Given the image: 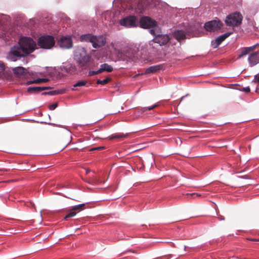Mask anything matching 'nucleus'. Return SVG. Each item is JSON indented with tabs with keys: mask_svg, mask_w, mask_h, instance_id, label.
<instances>
[{
	"mask_svg": "<svg viewBox=\"0 0 259 259\" xmlns=\"http://www.w3.org/2000/svg\"><path fill=\"white\" fill-rule=\"evenodd\" d=\"M138 19L135 16L130 15L121 19L120 24L126 27H134L138 26Z\"/></svg>",
	"mask_w": 259,
	"mask_h": 259,
	"instance_id": "0eeeda50",
	"label": "nucleus"
},
{
	"mask_svg": "<svg viewBox=\"0 0 259 259\" xmlns=\"http://www.w3.org/2000/svg\"><path fill=\"white\" fill-rule=\"evenodd\" d=\"M2 16H3V14H0V18H1Z\"/></svg>",
	"mask_w": 259,
	"mask_h": 259,
	"instance_id": "a18cd8bd",
	"label": "nucleus"
},
{
	"mask_svg": "<svg viewBox=\"0 0 259 259\" xmlns=\"http://www.w3.org/2000/svg\"><path fill=\"white\" fill-rule=\"evenodd\" d=\"M0 37L3 38L4 39H8L7 38V35H6V34L5 33H2L1 34H0Z\"/></svg>",
	"mask_w": 259,
	"mask_h": 259,
	"instance_id": "58836bf2",
	"label": "nucleus"
},
{
	"mask_svg": "<svg viewBox=\"0 0 259 259\" xmlns=\"http://www.w3.org/2000/svg\"><path fill=\"white\" fill-rule=\"evenodd\" d=\"M41 92L46 90H50L51 89L50 87H40Z\"/></svg>",
	"mask_w": 259,
	"mask_h": 259,
	"instance_id": "c9c22d12",
	"label": "nucleus"
},
{
	"mask_svg": "<svg viewBox=\"0 0 259 259\" xmlns=\"http://www.w3.org/2000/svg\"><path fill=\"white\" fill-rule=\"evenodd\" d=\"M64 93V91L63 90H54V91H49V92H44L42 93V95H50V96H55V95H59V94H62Z\"/></svg>",
	"mask_w": 259,
	"mask_h": 259,
	"instance_id": "aec40b11",
	"label": "nucleus"
},
{
	"mask_svg": "<svg viewBox=\"0 0 259 259\" xmlns=\"http://www.w3.org/2000/svg\"><path fill=\"white\" fill-rule=\"evenodd\" d=\"M104 149V147L102 146V147H98L95 148V149H96V150H101V149Z\"/></svg>",
	"mask_w": 259,
	"mask_h": 259,
	"instance_id": "79ce46f5",
	"label": "nucleus"
},
{
	"mask_svg": "<svg viewBox=\"0 0 259 259\" xmlns=\"http://www.w3.org/2000/svg\"><path fill=\"white\" fill-rule=\"evenodd\" d=\"M60 69L62 71H64L68 73H71L74 71V68L72 64L68 62H66L63 63Z\"/></svg>",
	"mask_w": 259,
	"mask_h": 259,
	"instance_id": "4468645a",
	"label": "nucleus"
},
{
	"mask_svg": "<svg viewBox=\"0 0 259 259\" xmlns=\"http://www.w3.org/2000/svg\"><path fill=\"white\" fill-rule=\"evenodd\" d=\"M90 67V69H96L98 67V63L96 62L95 63L94 62H91L90 60L89 61V62L87 64Z\"/></svg>",
	"mask_w": 259,
	"mask_h": 259,
	"instance_id": "bb28decb",
	"label": "nucleus"
},
{
	"mask_svg": "<svg viewBox=\"0 0 259 259\" xmlns=\"http://www.w3.org/2000/svg\"><path fill=\"white\" fill-rule=\"evenodd\" d=\"M100 73L103 72H111L113 71V67L107 63L102 64L99 68Z\"/></svg>",
	"mask_w": 259,
	"mask_h": 259,
	"instance_id": "f3484780",
	"label": "nucleus"
},
{
	"mask_svg": "<svg viewBox=\"0 0 259 259\" xmlns=\"http://www.w3.org/2000/svg\"><path fill=\"white\" fill-rule=\"evenodd\" d=\"M27 92L29 94L38 93L41 92L40 87H30L27 88Z\"/></svg>",
	"mask_w": 259,
	"mask_h": 259,
	"instance_id": "412c9836",
	"label": "nucleus"
},
{
	"mask_svg": "<svg viewBox=\"0 0 259 259\" xmlns=\"http://www.w3.org/2000/svg\"><path fill=\"white\" fill-rule=\"evenodd\" d=\"M243 17L239 12H234L227 16L225 23L228 26H237L242 23Z\"/></svg>",
	"mask_w": 259,
	"mask_h": 259,
	"instance_id": "20e7f679",
	"label": "nucleus"
},
{
	"mask_svg": "<svg viewBox=\"0 0 259 259\" xmlns=\"http://www.w3.org/2000/svg\"><path fill=\"white\" fill-rule=\"evenodd\" d=\"M100 72L99 71V69H98L97 70H90L88 72V76H92L96 74H100Z\"/></svg>",
	"mask_w": 259,
	"mask_h": 259,
	"instance_id": "c85d7f7f",
	"label": "nucleus"
},
{
	"mask_svg": "<svg viewBox=\"0 0 259 259\" xmlns=\"http://www.w3.org/2000/svg\"><path fill=\"white\" fill-rule=\"evenodd\" d=\"M153 35L154 36V37L152 41L159 44L160 46L166 45L170 39L168 35L159 34L158 30L156 31V34Z\"/></svg>",
	"mask_w": 259,
	"mask_h": 259,
	"instance_id": "6e6552de",
	"label": "nucleus"
},
{
	"mask_svg": "<svg viewBox=\"0 0 259 259\" xmlns=\"http://www.w3.org/2000/svg\"><path fill=\"white\" fill-rule=\"evenodd\" d=\"M36 48L35 42L30 37H22L18 44L11 48L7 58L11 61H16L32 53Z\"/></svg>",
	"mask_w": 259,
	"mask_h": 259,
	"instance_id": "f257e3e1",
	"label": "nucleus"
},
{
	"mask_svg": "<svg viewBox=\"0 0 259 259\" xmlns=\"http://www.w3.org/2000/svg\"><path fill=\"white\" fill-rule=\"evenodd\" d=\"M258 45V44H256V45H254L252 46H251V47H247L249 53L251 51H252L253 50H254L255 49V48H256V47Z\"/></svg>",
	"mask_w": 259,
	"mask_h": 259,
	"instance_id": "72a5a7b5",
	"label": "nucleus"
},
{
	"mask_svg": "<svg viewBox=\"0 0 259 259\" xmlns=\"http://www.w3.org/2000/svg\"><path fill=\"white\" fill-rule=\"evenodd\" d=\"M156 106H157V105H154L151 106H149L148 107H143V108H142V110L143 112H145L147 110H151L153 109Z\"/></svg>",
	"mask_w": 259,
	"mask_h": 259,
	"instance_id": "7c9ffc66",
	"label": "nucleus"
},
{
	"mask_svg": "<svg viewBox=\"0 0 259 259\" xmlns=\"http://www.w3.org/2000/svg\"><path fill=\"white\" fill-rule=\"evenodd\" d=\"M232 34L231 32H227L222 35H220L215 39L211 40V46L214 48H217L219 45L228 37Z\"/></svg>",
	"mask_w": 259,
	"mask_h": 259,
	"instance_id": "9b49d317",
	"label": "nucleus"
},
{
	"mask_svg": "<svg viewBox=\"0 0 259 259\" xmlns=\"http://www.w3.org/2000/svg\"><path fill=\"white\" fill-rule=\"evenodd\" d=\"M58 103H55L50 105L49 106V108L51 110H53L55 109L58 107Z\"/></svg>",
	"mask_w": 259,
	"mask_h": 259,
	"instance_id": "2f4dec72",
	"label": "nucleus"
},
{
	"mask_svg": "<svg viewBox=\"0 0 259 259\" xmlns=\"http://www.w3.org/2000/svg\"><path fill=\"white\" fill-rule=\"evenodd\" d=\"M94 34L92 33H86L82 34L79 37V40L81 42H91L92 44Z\"/></svg>",
	"mask_w": 259,
	"mask_h": 259,
	"instance_id": "dca6fc26",
	"label": "nucleus"
},
{
	"mask_svg": "<svg viewBox=\"0 0 259 259\" xmlns=\"http://www.w3.org/2000/svg\"><path fill=\"white\" fill-rule=\"evenodd\" d=\"M242 91H243L245 93H249L250 91V88L249 87H246L245 88H243L242 90Z\"/></svg>",
	"mask_w": 259,
	"mask_h": 259,
	"instance_id": "f704fd0d",
	"label": "nucleus"
},
{
	"mask_svg": "<svg viewBox=\"0 0 259 259\" xmlns=\"http://www.w3.org/2000/svg\"><path fill=\"white\" fill-rule=\"evenodd\" d=\"M60 47L63 49H69L73 47V42L71 36H63L58 42Z\"/></svg>",
	"mask_w": 259,
	"mask_h": 259,
	"instance_id": "1a4fd4ad",
	"label": "nucleus"
},
{
	"mask_svg": "<svg viewBox=\"0 0 259 259\" xmlns=\"http://www.w3.org/2000/svg\"><path fill=\"white\" fill-rule=\"evenodd\" d=\"M106 44V38L102 35H94L92 42V47L95 49H99L104 46Z\"/></svg>",
	"mask_w": 259,
	"mask_h": 259,
	"instance_id": "9d476101",
	"label": "nucleus"
},
{
	"mask_svg": "<svg viewBox=\"0 0 259 259\" xmlns=\"http://www.w3.org/2000/svg\"><path fill=\"white\" fill-rule=\"evenodd\" d=\"M151 43H152V41H150V45H152V44H151Z\"/></svg>",
	"mask_w": 259,
	"mask_h": 259,
	"instance_id": "09e8293b",
	"label": "nucleus"
},
{
	"mask_svg": "<svg viewBox=\"0 0 259 259\" xmlns=\"http://www.w3.org/2000/svg\"><path fill=\"white\" fill-rule=\"evenodd\" d=\"M90 171V169H87V170H86V174H88Z\"/></svg>",
	"mask_w": 259,
	"mask_h": 259,
	"instance_id": "37998d69",
	"label": "nucleus"
},
{
	"mask_svg": "<svg viewBox=\"0 0 259 259\" xmlns=\"http://www.w3.org/2000/svg\"><path fill=\"white\" fill-rule=\"evenodd\" d=\"M57 194H59V195H62V196H64V197H66L65 195H64L62 194H61V193H57Z\"/></svg>",
	"mask_w": 259,
	"mask_h": 259,
	"instance_id": "c03bdc74",
	"label": "nucleus"
},
{
	"mask_svg": "<svg viewBox=\"0 0 259 259\" xmlns=\"http://www.w3.org/2000/svg\"><path fill=\"white\" fill-rule=\"evenodd\" d=\"M139 23L141 28L149 29V32L152 35H155L156 31L158 30L157 22L148 16L141 18Z\"/></svg>",
	"mask_w": 259,
	"mask_h": 259,
	"instance_id": "7ed1b4c3",
	"label": "nucleus"
},
{
	"mask_svg": "<svg viewBox=\"0 0 259 259\" xmlns=\"http://www.w3.org/2000/svg\"><path fill=\"white\" fill-rule=\"evenodd\" d=\"M49 80L48 78H37L34 79V81H35L36 83H40L41 82H46Z\"/></svg>",
	"mask_w": 259,
	"mask_h": 259,
	"instance_id": "cd10ccee",
	"label": "nucleus"
},
{
	"mask_svg": "<svg viewBox=\"0 0 259 259\" xmlns=\"http://www.w3.org/2000/svg\"><path fill=\"white\" fill-rule=\"evenodd\" d=\"M13 72L14 74L17 75H25L27 73V70L26 68L18 66L13 68Z\"/></svg>",
	"mask_w": 259,
	"mask_h": 259,
	"instance_id": "a211bd4d",
	"label": "nucleus"
},
{
	"mask_svg": "<svg viewBox=\"0 0 259 259\" xmlns=\"http://www.w3.org/2000/svg\"><path fill=\"white\" fill-rule=\"evenodd\" d=\"M162 68L163 65L162 64L151 66L146 68L145 72L143 74L153 73L161 70Z\"/></svg>",
	"mask_w": 259,
	"mask_h": 259,
	"instance_id": "2eb2a0df",
	"label": "nucleus"
},
{
	"mask_svg": "<svg viewBox=\"0 0 259 259\" xmlns=\"http://www.w3.org/2000/svg\"><path fill=\"white\" fill-rule=\"evenodd\" d=\"M151 43H152V41H150V45H152V44H151Z\"/></svg>",
	"mask_w": 259,
	"mask_h": 259,
	"instance_id": "de8ad7c7",
	"label": "nucleus"
},
{
	"mask_svg": "<svg viewBox=\"0 0 259 259\" xmlns=\"http://www.w3.org/2000/svg\"><path fill=\"white\" fill-rule=\"evenodd\" d=\"M76 215V213L74 212V210H72V209L70 211L67 213L66 215L64 217V220L67 221L68 218L74 217Z\"/></svg>",
	"mask_w": 259,
	"mask_h": 259,
	"instance_id": "a878e982",
	"label": "nucleus"
},
{
	"mask_svg": "<svg viewBox=\"0 0 259 259\" xmlns=\"http://www.w3.org/2000/svg\"><path fill=\"white\" fill-rule=\"evenodd\" d=\"M0 68L2 70H4L5 69V66L2 62H0Z\"/></svg>",
	"mask_w": 259,
	"mask_h": 259,
	"instance_id": "e433bc0d",
	"label": "nucleus"
},
{
	"mask_svg": "<svg viewBox=\"0 0 259 259\" xmlns=\"http://www.w3.org/2000/svg\"><path fill=\"white\" fill-rule=\"evenodd\" d=\"M128 134H122V133H116L111 135L108 137L109 140H112L115 139H119L122 138H126L128 136Z\"/></svg>",
	"mask_w": 259,
	"mask_h": 259,
	"instance_id": "6ab92c4d",
	"label": "nucleus"
},
{
	"mask_svg": "<svg viewBox=\"0 0 259 259\" xmlns=\"http://www.w3.org/2000/svg\"><path fill=\"white\" fill-rule=\"evenodd\" d=\"M74 58L79 65L83 68H85V66L91 59V57L87 54L83 48H79L75 51Z\"/></svg>",
	"mask_w": 259,
	"mask_h": 259,
	"instance_id": "f03ea898",
	"label": "nucleus"
},
{
	"mask_svg": "<svg viewBox=\"0 0 259 259\" xmlns=\"http://www.w3.org/2000/svg\"><path fill=\"white\" fill-rule=\"evenodd\" d=\"M174 37L178 41H181L187 38V33L183 30H176L173 33Z\"/></svg>",
	"mask_w": 259,
	"mask_h": 259,
	"instance_id": "ddd939ff",
	"label": "nucleus"
},
{
	"mask_svg": "<svg viewBox=\"0 0 259 259\" xmlns=\"http://www.w3.org/2000/svg\"><path fill=\"white\" fill-rule=\"evenodd\" d=\"M250 66L252 67L259 63V55L258 52L252 53L248 57Z\"/></svg>",
	"mask_w": 259,
	"mask_h": 259,
	"instance_id": "f8f14e48",
	"label": "nucleus"
},
{
	"mask_svg": "<svg viewBox=\"0 0 259 259\" xmlns=\"http://www.w3.org/2000/svg\"><path fill=\"white\" fill-rule=\"evenodd\" d=\"M249 53V52L247 47L243 48L241 50L240 54L238 55V58H241L243 57V56L248 54Z\"/></svg>",
	"mask_w": 259,
	"mask_h": 259,
	"instance_id": "5701e85b",
	"label": "nucleus"
},
{
	"mask_svg": "<svg viewBox=\"0 0 259 259\" xmlns=\"http://www.w3.org/2000/svg\"><path fill=\"white\" fill-rule=\"evenodd\" d=\"M32 83H36L35 81H34V79H33L32 80L28 81L26 82V84H27V85H29V84H31Z\"/></svg>",
	"mask_w": 259,
	"mask_h": 259,
	"instance_id": "4c0bfd02",
	"label": "nucleus"
},
{
	"mask_svg": "<svg viewBox=\"0 0 259 259\" xmlns=\"http://www.w3.org/2000/svg\"><path fill=\"white\" fill-rule=\"evenodd\" d=\"M110 79H111L109 77H107L103 80L98 79L97 83L104 85L108 83L110 81Z\"/></svg>",
	"mask_w": 259,
	"mask_h": 259,
	"instance_id": "b1692460",
	"label": "nucleus"
},
{
	"mask_svg": "<svg viewBox=\"0 0 259 259\" xmlns=\"http://www.w3.org/2000/svg\"><path fill=\"white\" fill-rule=\"evenodd\" d=\"M87 81L86 80H80L78 81L76 83L73 84V87L74 88H77V87H81L84 86L87 84Z\"/></svg>",
	"mask_w": 259,
	"mask_h": 259,
	"instance_id": "4be33fe9",
	"label": "nucleus"
},
{
	"mask_svg": "<svg viewBox=\"0 0 259 259\" xmlns=\"http://www.w3.org/2000/svg\"><path fill=\"white\" fill-rule=\"evenodd\" d=\"M248 240L250 241H255V242L259 241V239H253V238H248Z\"/></svg>",
	"mask_w": 259,
	"mask_h": 259,
	"instance_id": "ea45409f",
	"label": "nucleus"
},
{
	"mask_svg": "<svg viewBox=\"0 0 259 259\" xmlns=\"http://www.w3.org/2000/svg\"><path fill=\"white\" fill-rule=\"evenodd\" d=\"M252 81L254 82H259V73L254 75Z\"/></svg>",
	"mask_w": 259,
	"mask_h": 259,
	"instance_id": "473e14b6",
	"label": "nucleus"
},
{
	"mask_svg": "<svg viewBox=\"0 0 259 259\" xmlns=\"http://www.w3.org/2000/svg\"><path fill=\"white\" fill-rule=\"evenodd\" d=\"M201 195L196 193H187L185 195V198H195V197H200Z\"/></svg>",
	"mask_w": 259,
	"mask_h": 259,
	"instance_id": "393cba45",
	"label": "nucleus"
},
{
	"mask_svg": "<svg viewBox=\"0 0 259 259\" xmlns=\"http://www.w3.org/2000/svg\"><path fill=\"white\" fill-rule=\"evenodd\" d=\"M185 98V96H183L182 98V100L183 99Z\"/></svg>",
	"mask_w": 259,
	"mask_h": 259,
	"instance_id": "49530a36",
	"label": "nucleus"
},
{
	"mask_svg": "<svg viewBox=\"0 0 259 259\" xmlns=\"http://www.w3.org/2000/svg\"><path fill=\"white\" fill-rule=\"evenodd\" d=\"M55 40L53 36L45 35L39 37L37 41L38 46L44 49H50L55 45Z\"/></svg>",
	"mask_w": 259,
	"mask_h": 259,
	"instance_id": "39448f33",
	"label": "nucleus"
},
{
	"mask_svg": "<svg viewBox=\"0 0 259 259\" xmlns=\"http://www.w3.org/2000/svg\"><path fill=\"white\" fill-rule=\"evenodd\" d=\"M219 220L220 221H224V220H225V218H224V217H223V216H220V217L219 218Z\"/></svg>",
	"mask_w": 259,
	"mask_h": 259,
	"instance_id": "a19ab883",
	"label": "nucleus"
},
{
	"mask_svg": "<svg viewBox=\"0 0 259 259\" xmlns=\"http://www.w3.org/2000/svg\"><path fill=\"white\" fill-rule=\"evenodd\" d=\"M85 203H81L78 205H74L72 207V210H75L78 209H81L82 207L84 206Z\"/></svg>",
	"mask_w": 259,
	"mask_h": 259,
	"instance_id": "c756f323",
	"label": "nucleus"
},
{
	"mask_svg": "<svg viewBox=\"0 0 259 259\" xmlns=\"http://www.w3.org/2000/svg\"><path fill=\"white\" fill-rule=\"evenodd\" d=\"M223 25L222 22L219 19L208 21L204 23V28L208 32H215L220 30Z\"/></svg>",
	"mask_w": 259,
	"mask_h": 259,
	"instance_id": "423d86ee",
	"label": "nucleus"
}]
</instances>
